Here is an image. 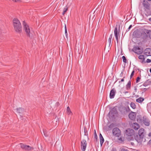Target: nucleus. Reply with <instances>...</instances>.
<instances>
[{
  "mask_svg": "<svg viewBox=\"0 0 151 151\" xmlns=\"http://www.w3.org/2000/svg\"><path fill=\"white\" fill-rule=\"evenodd\" d=\"M145 134L144 129H141L139 130L138 133L135 132L134 139L139 143H141L144 139V141H145V139H144Z\"/></svg>",
  "mask_w": 151,
  "mask_h": 151,
  "instance_id": "1",
  "label": "nucleus"
},
{
  "mask_svg": "<svg viewBox=\"0 0 151 151\" xmlns=\"http://www.w3.org/2000/svg\"><path fill=\"white\" fill-rule=\"evenodd\" d=\"M13 26L15 32L20 33L22 32V26L19 21L16 18H14L13 20Z\"/></svg>",
  "mask_w": 151,
  "mask_h": 151,
  "instance_id": "2",
  "label": "nucleus"
},
{
  "mask_svg": "<svg viewBox=\"0 0 151 151\" xmlns=\"http://www.w3.org/2000/svg\"><path fill=\"white\" fill-rule=\"evenodd\" d=\"M124 132V136L128 141H130L134 139L135 132L133 130L128 129L125 130Z\"/></svg>",
  "mask_w": 151,
  "mask_h": 151,
  "instance_id": "3",
  "label": "nucleus"
},
{
  "mask_svg": "<svg viewBox=\"0 0 151 151\" xmlns=\"http://www.w3.org/2000/svg\"><path fill=\"white\" fill-rule=\"evenodd\" d=\"M23 25L24 29L28 37H30V29L29 26L24 21H23Z\"/></svg>",
  "mask_w": 151,
  "mask_h": 151,
  "instance_id": "4",
  "label": "nucleus"
},
{
  "mask_svg": "<svg viewBox=\"0 0 151 151\" xmlns=\"http://www.w3.org/2000/svg\"><path fill=\"white\" fill-rule=\"evenodd\" d=\"M19 145L22 149L25 151H29L30 150H33L34 149L33 147L23 143H20Z\"/></svg>",
  "mask_w": 151,
  "mask_h": 151,
  "instance_id": "5",
  "label": "nucleus"
},
{
  "mask_svg": "<svg viewBox=\"0 0 151 151\" xmlns=\"http://www.w3.org/2000/svg\"><path fill=\"white\" fill-rule=\"evenodd\" d=\"M133 51L137 54H140L142 53L143 50L142 48L137 46L133 47Z\"/></svg>",
  "mask_w": 151,
  "mask_h": 151,
  "instance_id": "6",
  "label": "nucleus"
},
{
  "mask_svg": "<svg viewBox=\"0 0 151 151\" xmlns=\"http://www.w3.org/2000/svg\"><path fill=\"white\" fill-rule=\"evenodd\" d=\"M113 134L116 137H119L120 136L121 132L118 128L116 127L113 129L112 130Z\"/></svg>",
  "mask_w": 151,
  "mask_h": 151,
  "instance_id": "7",
  "label": "nucleus"
},
{
  "mask_svg": "<svg viewBox=\"0 0 151 151\" xmlns=\"http://www.w3.org/2000/svg\"><path fill=\"white\" fill-rule=\"evenodd\" d=\"M116 107V106L114 107L110 111L108 115H110L111 117H113L117 113Z\"/></svg>",
  "mask_w": 151,
  "mask_h": 151,
  "instance_id": "8",
  "label": "nucleus"
},
{
  "mask_svg": "<svg viewBox=\"0 0 151 151\" xmlns=\"http://www.w3.org/2000/svg\"><path fill=\"white\" fill-rule=\"evenodd\" d=\"M87 145L86 140L83 139L81 141V148L82 151H85Z\"/></svg>",
  "mask_w": 151,
  "mask_h": 151,
  "instance_id": "9",
  "label": "nucleus"
},
{
  "mask_svg": "<svg viewBox=\"0 0 151 151\" xmlns=\"http://www.w3.org/2000/svg\"><path fill=\"white\" fill-rule=\"evenodd\" d=\"M141 32L138 30H135L133 32V35L134 37L139 38L140 37Z\"/></svg>",
  "mask_w": 151,
  "mask_h": 151,
  "instance_id": "10",
  "label": "nucleus"
},
{
  "mask_svg": "<svg viewBox=\"0 0 151 151\" xmlns=\"http://www.w3.org/2000/svg\"><path fill=\"white\" fill-rule=\"evenodd\" d=\"M140 37L142 38L144 40H146L148 37V35L146 32V31H142Z\"/></svg>",
  "mask_w": 151,
  "mask_h": 151,
  "instance_id": "11",
  "label": "nucleus"
},
{
  "mask_svg": "<svg viewBox=\"0 0 151 151\" xmlns=\"http://www.w3.org/2000/svg\"><path fill=\"white\" fill-rule=\"evenodd\" d=\"M143 5L144 7L145 11L146 9L149 10L150 8V4L147 1L144 0L143 2Z\"/></svg>",
  "mask_w": 151,
  "mask_h": 151,
  "instance_id": "12",
  "label": "nucleus"
},
{
  "mask_svg": "<svg viewBox=\"0 0 151 151\" xmlns=\"http://www.w3.org/2000/svg\"><path fill=\"white\" fill-rule=\"evenodd\" d=\"M143 122L146 126H149L150 124V121L147 118L146 116H143Z\"/></svg>",
  "mask_w": 151,
  "mask_h": 151,
  "instance_id": "13",
  "label": "nucleus"
},
{
  "mask_svg": "<svg viewBox=\"0 0 151 151\" xmlns=\"http://www.w3.org/2000/svg\"><path fill=\"white\" fill-rule=\"evenodd\" d=\"M116 93V91L114 88H112L110 91L109 97L110 99H113L114 98Z\"/></svg>",
  "mask_w": 151,
  "mask_h": 151,
  "instance_id": "14",
  "label": "nucleus"
},
{
  "mask_svg": "<svg viewBox=\"0 0 151 151\" xmlns=\"http://www.w3.org/2000/svg\"><path fill=\"white\" fill-rule=\"evenodd\" d=\"M129 116L130 119L132 120H134L135 119L136 114L134 112L131 111L129 114Z\"/></svg>",
  "mask_w": 151,
  "mask_h": 151,
  "instance_id": "15",
  "label": "nucleus"
},
{
  "mask_svg": "<svg viewBox=\"0 0 151 151\" xmlns=\"http://www.w3.org/2000/svg\"><path fill=\"white\" fill-rule=\"evenodd\" d=\"M145 55L146 56H151V49L150 48H147L145 50Z\"/></svg>",
  "mask_w": 151,
  "mask_h": 151,
  "instance_id": "16",
  "label": "nucleus"
},
{
  "mask_svg": "<svg viewBox=\"0 0 151 151\" xmlns=\"http://www.w3.org/2000/svg\"><path fill=\"white\" fill-rule=\"evenodd\" d=\"M17 112L21 115L24 112V109L23 108H17L16 109Z\"/></svg>",
  "mask_w": 151,
  "mask_h": 151,
  "instance_id": "17",
  "label": "nucleus"
},
{
  "mask_svg": "<svg viewBox=\"0 0 151 151\" xmlns=\"http://www.w3.org/2000/svg\"><path fill=\"white\" fill-rule=\"evenodd\" d=\"M151 83V80L150 79H148L142 85L146 87Z\"/></svg>",
  "mask_w": 151,
  "mask_h": 151,
  "instance_id": "18",
  "label": "nucleus"
},
{
  "mask_svg": "<svg viewBox=\"0 0 151 151\" xmlns=\"http://www.w3.org/2000/svg\"><path fill=\"white\" fill-rule=\"evenodd\" d=\"M132 127L134 129L137 130L139 128V126L137 123H134L132 124Z\"/></svg>",
  "mask_w": 151,
  "mask_h": 151,
  "instance_id": "19",
  "label": "nucleus"
},
{
  "mask_svg": "<svg viewBox=\"0 0 151 151\" xmlns=\"http://www.w3.org/2000/svg\"><path fill=\"white\" fill-rule=\"evenodd\" d=\"M114 34L116 40L117 42L118 40V34L117 28L116 27L115 28L114 30Z\"/></svg>",
  "mask_w": 151,
  "mask_h": 151,
  "instance_id": "20",
  "label": "nucleus"
},
{
  "mask_svg": "<svg viewBox=\"0 0 151 151\" xmlns=\"http://www.w3.org/2000/svg\"><path fill=\"white\" fill-rule=\"evenodd\" d=\"M114 127V124L113 123L111 124L108 127V128L107 129V131H108L112 129Z\"/></svg>",
  "mask_w": 151,
  "mask_h": 151,
  "instance_id": "21",
  "label": "nucleus"
},
{
  "mask_svg": "<svg viewBox=\"0 0 151 151\" xmlns=\"http://www.w3.org/2000/svg\"><path fill=\"white\" fill-rule=\"evenodd\" d=\"M131 81L129 80L126 85V88L127 90H129L131 88Z\"/></svg>",
  "mask_w": 151,
  "mask_h": 151,
  "instance_id": "22",
  "label": "nucleus"
},
{
  "mask_svg": "<svg viewBox=\"0 0 151 151\" xmlns=\"http://www.w3.org/2000/svg\"><path fill=\"white\" fill-rule=\"evenodd\" d=\"M137 121L139 123H142L143 121V117L142 118L140 116H137Z\"/></svg>",
  "mask_w": 151,
  "mask_h": 151,
  "instance_id": "23",
  "label": "nucleus"
},
{
  "mask_svg": "<svg viewBox=\"0 0 151 151\" xmlns=\"http://www.w3.org/2000/svg\"><path fill=\"white\" fill-rule=\"evenodd\" d=\"M144 30L146 31V32L147 34H148V36L150 39H151V30L145 29H144Z\"/></svg>",
  "mask_w": 151,
  "mask_h": 151,
  "instance_id": "24",
  "label": "nucleus"
},
{
  "mask_svg": "<svg viewBox=\"0 0 151 151\" xmlns=\"http://www.w3.org/2000/svg\"><path fill=\"white\" fill-rule=\"evenodd\" d=\"M144 100V99L142 97H140L139 98L137 99L136 100L137 102L139 103H142L143 101Z\"/></svg>",
  "mask_w": 151,
  "mask_h": 151,
  "instance_id": "25",
  "label": "nucleus"
},
{
  "mask_svg": "<svg viewBox=\"0 0 151 151\" xmlns=\"http://www.w3.org/2000/svg\"><path fill=\"white\" fill-rule=\"evenodd\" d=\"M145 55H140L139 56L138 58L139 59L142 60V63L144 62L145 58Z\"/></svg>",
  "mask_w": 151,
  "mask_h": 151,
  "instance_id": "26",
  "label": "nucleus"
},
{
  "mask_svg": "<svg viewBox=\"0 0 151 151\" xmlns=\"http://www.w3.org/2000/svg\"><path fill=\"white\" fill-rule=\"evenodd\" d=\"M84 135L87 136L88 139H89V138L88 136V131H87L86 128L85 127L84 128Z\"/></svg>",
  "mask_w": 151,
  "mask_h": 151,
  "instance_id": "27",
  "label": "nucleus"
},
{
  "mask_svg": "<svg viewBox=\"0 0 151 151\" xmlns=\"http://www.w3.org/2000/svg\"><path fill=\"white\" fill-rule=\"evenodd\" d=\"M125 107H123L122 108V110H120V111H121V113L122 114H126L127 112L125 110L124 108Z\"/></svg>",
  "mask_w": 151,
  "mask_h": 151,
  "instance_id": "28",
  "label": "nucleus"
},
{
  "mask_svg": "<svg viewBox=\"0 0 151 151\" xmlns=\"http://www.w3.org/2000/svg\"><path fill=\"white\" fill-rule=\"evenodd\" d=\"M100 145H101V146L103 144L104 142V139L103 137H102L100 138Z\"/></svg>",
  "mask_w": 151,
  "mask_h": 151,
  "instance_id": "29",
  "label": "nucleus"
},
{
  "mask_svg": "<svg viewBox=\"0 0 151 151\" xmlns=\"http://www.w3.org/2000/svg\"><path fill=\"white\" fill-rule=\"evenodd\" d=\"M67 111V113L68 114L70 115L71 113V111L70 110V109L69 106H68L66 109Z\"/></svg>",
  "mask_w": 151,
  "mask_h": 151,
  "instance_id": "30",
  "label": "nucleus"
},
{
  "mask_svg": "<svg viewBox=\"0 0 151 151\" xmlns=\"http://www.w3.org/2000/svg\"><path fill=\"white\" fill-rule=\"evenodd\" d=\"M130 106L133 109H135L136 108V105L133 102H131L130 104Z\"/></svg>",
  "mask_w": 151,
  "mask_h": 151,
  "instance_id": "31",
  "label": "nucleus"
},
{
  "mask_svg": "<svg viewBox=\"0 0 151 151\" xmlns=\"http://www.w3.org/2000/svg\"><path fill=\"white\" fill-rule=\"evenodd\" d=\"M43 133L44 134V135L45 137H47L48 136V134L47 132V131L45 129H43Z\"/></svg>",
  "mask_w": 151,
  "mask_h": 151,
  "instance_id": "32",
  "label": "nucleus"
},
{
  "mask_svg": "<svg viewBox=\"0 0 151 151\" xmlns=\"http://www.w3.org/2000/svg\"><path fill=\"white\" fill-rule=\"evenodd\" d=\"M122 58L123 59V61L124 63H126L127 62V60L125 56H123L122 57Z\"/></svg>",
  "mask_w": 151,
  "mask_h": 151,
  "instance_id": "33",
  "label": "nucleus"
},
{
  "mask_svg": "<svg viewBox=\"0 0 151 151\" xmlns=\"http://www.w3.org/2000/svg\"><path fill=\"white\" fill-rule=\"evenodd\" d=\"M94 138L95 139L96 141H97L98 137L95 130L94 133Z\"/></svg>",
  "mask_w": 151,
  "mask_h": 151,
  "instance_id": "34",
  "label": "nucleus"
},
{
  "mask_svg": "<svg viewBox=\"0 0 151 151\" xmlns=\"http://www.w3.org/2000/svg\"><path fill=\"white\" fill-rule=\"evenodd\" d=\"M68 9L67 7H65L64 8L63 12L62 13V14L64 15L65 13L68 10Z\"/></svg>",
  "mask_w": 151,
  "mask_h": 151,
  "instance_id": "35",
  "label": "nucleus"
},
{
  "mask_svg": "<svg viewBox=\"0 0 151 151\" xmlns=\"http://www.w3.org/2000/svg\"><path fill=\"white\" fill-rule=\"evenodd\" d=\"M124 109L126 111L127 113L129 112L130 111V109L128 106L127 107H124Z\"/></svg>",
  "mask_w": 151,
  "mask_h": 151,
  "instance_id": "36",
  "label": "nucleus"
},
{
  "mask_svg": "<svg viewBox=\"0 0 151 151\" xmlns=\"http://www.w3.org/2000/svg\"><path fill=\"white\" fill-rule=\"evenodd\" d=\"M134 72H135V71H134V70H133L132 71V72L131 73V74L130 75V79L132 78V76H134Z\"/></svg>",
  "mask_w": 151,
  "mask_h": 151,
  "instance_id": "37",
  "label": "nucleus"
},
{
  "mask_svg": "<svg viewBox=\"0 0 151 151\" xmlns=\"http://www.w3.org/2000/svg\"><path fill=\"white\" fill-rule=\"evenodd\" d=\"M140 79V78L139 77H138L136 79V83H138L139 82Z\"/></svg>",
  "mask_w": 151,
  "mask_h": 151,
  "instance_id": "38",
  "label": "nucleus"
},
{
  "mask_svg": "<svg viewBox=\"0 0 151 151\" xmlns=\"http://www.w3.org/2000/svg\"><path fill=\"white\" fill-rule=\"evenodd\" d=\"M111 39L110 38H109L108 39V42L109 43V46H110L111 44Z\"/></svg>",
  "mask_w": 151,
  "mask_h": 151,
  "instance_id": "39",
  "label": "nucleus"
},
{
  "mask_svg": "<svg viewBox=\"0 0 151 151\" xmlns=\"http://www.w3.org/2000/svg\"><path fill=\"white\" fill-rule=\"evenodd\" d=\"M146 62L147 63H150L151 62V59H147L146 61Z\"/></svg>",
  "mask_w": 151,
  "mask_h": 151,
  "instance_id": "40",
  "label": "nucleus"
},
{
  "mask_svg": "<svg viewBox=\"0 0 151 151\" xmlns=\"http://www.w3.org/2000/svg\"><path fill=\"white\" fill-rule=\"evenodd\" d=\"M132 25H130L129 26L127 30L126 31L127 32L129 30V29L132 28Z\"/></svg>",
  "mask_w": 151,
  "mask_h": 151,
  "instance_id": "41",
  "label": "nucleus"
},
{
  "mask_svg": "<svg viewBox=\"0 0 151 151\" xmlns=\"http://www.w3.org/2000/svg\"><path fill=\"white\" fill-rule=\"evenodd\" d=\"M65 34L66 37L67 36V29H65Z\"/></svg>",
  "mask_w": 151,
  "mask_h": 151,
  "instance_id": "42",
  "label": "nucleus"
},
{
  "mask_svg": "<svg viewBox=\"0 0 151 151\" xmlns=\"http://www.w3.org/2000/svg\"><path fill=\"white\" fill-rule=\"evenodd\" d=\"M121 151H129V150L127 149H125L123 148L121 149Z\"/></svg>",
  "mask_w": 151,
  "mask_h": 151,
  "instance_id": "43",
  "label": "nucleus"
},
{
  "mask_svg": "<svg viewBox=\"0 0 151 151\" xmlns=\"http://www.w3.org/2000/svg\"><path fill=\"white\" fill-rule=\"evenodd\" d=\"M111 151H117V150L116 148H113Z\"/></svg>",
  "mask_w": 151,
  "mask_h": 151,
  "instance_id": "44",
  "label": "nucleus"
},
{
  "mask_svg": "<svg viewBox=\"0 0 151 151\" xmlns=\"http://www.w3.org/2000/svg\"><path fill=\"white\" fill-rule=\"evenodd\" d=\"M125 78V77H124L123 78L121 79L120 81H119V83H120L121 82H123L124 81V78Z\"/></svg>",
  "mask_w": 151,
  "mask_h": 151,
  "instance_id": "45",
  "label": "nucleus"
},
{
  "mask_svg": "<svg viewBox=\"0 0 151 151\" xmlns=\"http://www.w3.org/2000/svg\"><path fill=\"white\" fill-rule=\"evenodd\" d=\"M123 72H122V73H121V74H120V77H122V76H123Z\"/></svg>",
  "mask_w": 151,
  "mask_h": 151,
  "instance_id": "46",
  "label": "nucleus"
},
{
  "mask_svg": "<svg viewBox=\"0 0 151 151\" xmlns=\"http://www.w3.org/2000/svg\"><path fill=\"white\" fill-rule=\"evenodd\" d=\"M103 136L101 133H100L99 134V138L102 137Z\"/></svg>",
  "mask_w": 151,
  "mask_h": 151,
  "instance_id": "47",
  "label": "nucleus"
},
{
  "mask_svg": "<svg viewBox=\"0 0 151 151\" xmlns=\"http://www.w3.org/2000/svg\"><path fill=\"white\" fill-rule=\"evenodd\" d=\"M112 34H111L110 36H109V38H110L111 39H112Z\"/></svg>",
  "mask_w": 151,
  "mask_h": 151,
  "instance_id": "48",
  "label": "nucleus"
},
{
  "mask_svg": "<svg viewBox=\"0 0 151 151\" xmlns=\"http://www.w3.org/2000/svg\"><path fill=\"white\" fill-rule=\"evenodd\" d=\"M147 89L146 88H144L143 89V90H144V92H145V91H146L147 90Z\"/></svg>",
  "mask_w": 151,
  "mask_h": 151,
  "instance_id": "49",
  "label": "nucleus"
},
{
  "mask_svg": "<svg viewBox=\"0 0 151 151\" xmlns=\"http://www.w3.org/2000/svg\"><path fill=\"white\" fill-rule=\"evenodd\" d=\"M134 90L136 92L137 91V88L136 87H134Z\"/></svg>",
  "mask_w": 151,
  "mask_h": 151,
  "instance_id": "50",
  "label": "nucleus"
},
{
  "mask_svg": "<svg viewBox=\"0 0 151 151\" xmlns=\"http://www.w3.org/2000/svg\"><path fill=\"white\" fill-rule=\"evenodd\" d=\"M128 93V91H125L124 92V93L125 94H126V93Z\"/></svg>",
  "mask_w": 151,
  "mask_h": 151,
  "instance_id": "51",
  "label": "nucleus"
},
{
  "mask_svg": "<svg viewBox=\"0 0 151 151\" xmlns=\"http://www.w3.org/2000/svg\"><path fill=\"white\" fill-rule=\"evenodd\" d=\"M148 136H151V133H150L149 134Z\"/></svg>",
  "mask_w": 151,
  "mask_h": 151,
  "instance_id": "52",
  "label": "nucleus"
},
{
  "mask_svg": "<svg viewBox=\"0 0 151 151\" xmlns=\"http://www.w3.org/2000/svg\"><path fill=\"white\" fill-rule=\"evenodd\" d=\"M56 104H57V106L59 105V102L56 103Z\"/></svg>",
  "mask_w": 151,
  "mask_h": 151,
  "instance_id": "53",
  "label": "nucleus"
},
{
  "mask_svg": "<svg viewBox=\"0 0 151 151\" xmlns=\"http://www.w3.org/2000/svg\"><path fill=\"white\" fill-rule=\"evenodd\" d=\"M149 21L151 22V17L149 18Z\"/></svg>",
  "mask_w": 151,
  "mask_h": 151,
  "instance_id": "54",
  "label": "nucleus"
},
{
  "mask_svg": "<svg viewBox=\"0 0 151 151\" xmlns=\"http://www.w3.org/2000/svg\"><path fill=\"white\" fill-rule=\"evenodd\" d=\"M65 29H67L66 27V26L65 25Z\"/></svg>",
  "mask_w": 151,
  "mask_h": 151,
  "instance_id": "55",
  "label": "nucleus"
},
{
  "mask_svg": "<svg viewBox=\"0 0 151 151\" xmlns=\"http://www.w3.org/2000/svg\"><path fill=\"white\" fill-rule=\"evenodd\" d=\"M150 71L151 73V69H150Z\"/></svg>",
  "mask_w": 151,
  "mask_h": 151,
  "instance_id": "56",
  "label": "nucleus"
},
{
  "mask_svg": "<svg viewBox=\"0 0 151 151\" xmlns=\"http://www.w3.org/2000/svg\"><path fill=\"white\" fill-rule=\"evenodd\" d=\"M136 97H138L139 96L138 95H136Z\"/></svg>",
  "mask_w": 151,
  "mask_h": 151,
  "instance_id": "57",
  "label": "nucleus"
},
{
  "mask_svg": "<svg viewBox=\"0 0 151 151\" xmlns=\"http://www.w3.org/2000/svg\"><path fill=\"white\" fill-rule=\"evenodd\" d=\"M119 140H122V138H120L119 139Z\"/></svg>",
  "mask_w": 151,
  "mask_h": 151,
  "instance_id": "58",
  "label": "nucleus"
},
{
  "mask_svg": "<svg viewBox=\"0 0 151 151\" xmlns=\"http://www.w3.org/2000/svg\"><path fill=\"white\" fill-rule=\"evenodd\" d=\"M119 29H120V27H119Z\"/></svg>",
  "mask_w": 151,
  "mask_h": 151,
  "instance_id": "59",
  "label": "nucleus"
},
{
  "mask_svg": "<svg viewBox=\"0 0 151 151\" xmlns=\"http://www.w3.org/2000/svg\"><path fill=\"white\" fill-rule=\"evenodd\" d=\"M148 0V1H151V0Z\"/></svg>",
  "mask_w": 151,
  "mask_h": 151,
  "instance_id": "60",
  "label": "nucleus"
},
{
  "mask_svg": "<svg viewBox=\"0 0 151 151\" xmlns=\"http://www.w3.org/2000/svg\"><path fill=\"white\" fill-rule=\"evenodd\" d=\"M136 151V150H133V151Z\"/></svg>",
  "mask_w": 151,
  "mask_h": 151,
  "instance_id": "61",
  "label": "nucleus"
},
{
  "mask_svg": "<svg viewBox=\"0 0 151 151\" xmlns=\"http://www.w3.org/2000/svg\"><path fill=\"white\" fill-rule=\"evenodd\" d=\"M142 93H143V92H142Z\"/></svg>",
  "mask_w": 151,
  "mask_h": 151,
  "instance_id": "62",
  "label": "nucleus"
}]
</instances>
